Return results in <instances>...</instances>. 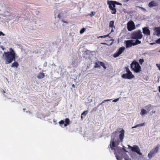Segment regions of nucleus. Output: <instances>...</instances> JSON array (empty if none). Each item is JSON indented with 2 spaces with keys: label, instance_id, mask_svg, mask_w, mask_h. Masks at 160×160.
Listing matches in <instances>:
<instances>
[{
  "label": "nucleus",
  "instance_id": "nucleus-8",
  "mask_svg": "<svg viewBox=\"0 0 160 160\" xmlns=\"http://www.w3.org/2000/svg\"><path fill=\"white\" fill-rule=\"evenodd\" d=\"M128 147L131 149V150L133 152H135L139 155H141L142 153L140 152V150L139 147L137 145H134L133 147L128 146Z\"/></svg>",
  "mask_w": 160,
  "mask_h": 160
},
{
  "label": "nucleus",
  "instance_id": "nucleus-41",
  "mask_svg": "<svg viewBox=\"0 0 160 160\" xmlns=\"http://www.w3.org/2000/svg\"><path fill=\"white\" fill-rule=\"evenodd\" d=\"M1 92L3 94H4V93H5V91L4 90H2L1 91Z\"/></svg>",
  "mask_w": 160,
  "mask_h": 160
},
{
  "label": "nucleus",
  "instance_id": "nucleus-20",
  "mask_svg": "<svg viewBox=\"0 0 160 160\" xmlns=\"http://www.w3.org/2000/svg\"><path fill=\"white\" fill-rule=\"evenodd\" d=\"M152 105L151 104H149L148 106H146V108L147 110L149 112L152 109Z\"/></svg>",
  "mask_w": 160,
  "mask_h": 160
},
{
  "label": "nucleus",
  "instance_id": "nucleus-12",
  "mask_svg": "<svg viewBox=\"0 0 160 160\" xmlns=\"http://www.w3.org/2000/svg\"><path fill=\"white\" fill-rule=\"evenodd\" d=\"M125 42L126 43V47L127 48L131 47L132 46H134L133 41L132 40L125 41Z\"/></svg>",
  "mask_w": 160,
  "mask_h": 160
},
{
  "label": "nucleus",
  "instance_id": "nucleus-7",
  "mask_svg": "<svg viewBox=\"0 0 160 160\" xmlns=\"http://www.w3.org/2000/svg\"><path fill=\"white\" fill-rule=\"evenodd\" d=\"M127 26L128 30L129 31L133 30L135 28V24L134 22L132 20L128 22Z\"/></svg>",
  "mask_w": 160,
  "mask_h": 160
},
{
  "label": "nucleus",
  "instance_id": "nucleus-44",
  "mask_svg": "<svg viewBox=\"0 0 160 160\" xmlns=\"http://www.w3.org/2000/svg\"><path fill=\"white\" fill-rule=\"evenodd\" d=\"M124 2H127L129 0H122Z\"/></svg>",
  "mask_w": 160,
  "mask_h": 160
},
{
  "label": "nucleus",
  "instance_id": "nucleus-54",
  "mask_svg": "<svg viewBox=\"0 0 160 160\" xmlns=\"http://www.w3.org/2000/svg\"><path fill=\"white\" fill-rule=\"evenodd\" d=\"M160 1V0H159Z\"/></svg>",
  "mask_w": 160,
  "mask_h": 160
},
{
  "label": "nucleus",
  "instance_id": "nucleus-29",
  "mask_svg": "<svg viewBox=\"0 0 160 160\" xmlns=\"http://www.w3.org/2000/svg\"><path fill=\"white\" fill-rule=\"evenodd\" d=\"M88 111L86 110L84 111L82 113V116L84 115V116H86V115L88 113Z\"/></svg>",
  "mask_w": 160,
  "mask_h": 160
},
{
  "label": "nucleus",
  "instance_id": "nucleus-14",
  "mask_svg": "<svg viewBox=\"0 0 160 160\" xmlns=\"http://www.w3.org/2000/svg\"><path fill=\"white\" fill-rule=\"evenodd\" d=\"M142 32L145 35H150V31L148 27H145L142 28Z\"/></svg>",
  "mask_w": 160,
  "mask_h": 160
},
{
  "label": "nucleus",
  "instance_id": "nucleus-33",
  "mask_svg": "<svg viewBox=\"0 0 160 160\" xmlns=\"http://www.w3.org/2000/svg\"><path fill=\"white\" fill-rule=\"evenodd\" d=\"M116 159L118 160H121L122 159L118 155H116Z\"/></svg>",
  "mask_w": 160,
  "mask_h": 160
},
{
  "label": "nucleus",
  "instance_id": "nucleus-25",
  "mask_svg": "<svg viewBox=\"0 0 160 160\" xmlns=\"http://www.w3.org/2000/svg\"><path fill=\"white\" fill-rule=\"evenodd\" d=\"M123 157L125 160H131V159L129 158V156L126 154H125Z\"/></svg>",
  "mask_w": 160,
  "mask_h": 160
},
{
  "label": "nucleus",
  "instance_id": "nucleus-21",
  "mask_svg": "<svg viewBox=\"0 0 160 160\" xmlns=\"http://www.w3.org/2000/svg\"><path fill=\"white\" fill-rule=\"evenodd\" d=\"M155 32L157 33V34L159 35L160 34V27H158L155 29Z\"/></svg>",
  "mask_w": 160,
  "mask_h": 160
},
{
  "label": "nucleus",
  "instance_id": "nucleus-18",
  "mask_svg": "<svg viewBox=\"0 0 160 160\" xmlns=\"http://www.w3.org/2000/svg\"><path fill=\"white\" fill-rule=\"evenodd\" d=\"M19 65L18 62L16 61H14L12 64L11 67H15L18 68Z\"/></svg>",
  "mask_w": 160,
  "mask_h": 160
},
{
  "label": "nucleus",
  "instance_id": "nucleus-42",
  "mask_svg": "<svg viewBox=\"0 0 160 160\" xmlns=\"http://www.w3.org/2000/svg\"><path fill=\"white\" fill-rule=\"evenodd\" d=\"M138 127V125H137V124L135 126H134V127H132V128H136L137 127Z\"/></svg>",
  "mask_w": 160,
  "mask_h": 160
},
{
  "label": "nucleus",
  "instance_id": "nucleus-22",
  "mask_svg": "<svg viewBox=\"0 0 160 160\" xmlns=\"http://www.w3.org/2000/svg\"><path fill=\"white\" fill-rule=\"evenodd\" d=\"M146 113H147V112L145 109H143L141 110V112H140L141 115L143 116Z\"/></svg>",
  "mask_w": 160,
  "mask_h": 160
},
{
  "label": "nucleus",
  "instance_id": "nucleus-47",
  "mask_svg": "<svg viewBox=\"0 0 160 160\" xmlns=\"http://www.w3.org/2000/svg\"><path fill=\"white\" fill-rule=\"evenodd\" d=\"M101 44H103V45H106L107 44L105 42H101Z\"/></svg>",
  "mask_w": 160,
  "mask_h": 160
},
{
  "label": "nucleus",
  "instance_id": "nucleus-1",
  "mask_svg": "<svg viewBox=\"0 0 160 160\" xmlns=\"http://www.w3.org/2000/svg\"><path fill=\"white\" fill-rule=\"evenodd\" d=\"M16 53L15 51L11 48L9 49V51L4 52L2 55V58L6 64L11 63L16 60Z\"/></svg>",
  "mask_w": 160,
  "mask_h": 160
},
{
  "label": "nucleus",
  "instance_id": "nucleus-52",
  "mask_svg": "<svg viewBox=\"0 0 160 160\" xmlns=\"http://www.w3.org/2000/svg\"><path fill=\"white\" fill-rule=\"evenodd\" d=\"M124 149V150L125 151H126V149Z\"/></svg>",
  "mask_w": 160,
  "mask_h": 160
},
{
  "label": "nucleus",
  "instance_id": "nucleus-36",
  "mask_svg": "<svg viewBox=\"0 0 160 160\" xmlns=\"http://www.w3.org/2000/svg\"><path fill=\"white\" fill-rule=\"evenodd\" d=\"M158 68V69L160 70V64H156Z\"/></svg>",
  "mask_w": 160,
  "mask_h": 160
},
{
  "label": "nucleus",
  "instance_id": "nucleus-43",
  "mask_svg": "<svg viewBox=\"0 0 160 160\" xmlns=\"http://www.w3.org/2000/svg\"><path fill=\"white\" fill-rule=\"evenodd\" d=\"M47 65V62L45 63L44 64V67H46Z\"/></svg>",
  "mask_w": 160,
  "mask_h": 160
},
{
  "label": "nucleus",
  "instance_id": "nucleus-6",
  "mask_svg": "<svg viewBox=\"0 0 160 160\" xmlns=\"http://www.w3.org/2000/svg\"><path fill=\"white\" fill-rule=\"evenodd\" d=\"M107 4L108 5V8L109 10L111 11V13L112 14H115L117 12L116 6H113L112 3L109 0L107 1Z\"/></svg>",
  "mask_w": 160,
  "mask_h": 160
},
{
  "label": "nucleus",
  "instance_id": "nucleus-5",
  "mask_svg": "<svg viewBox=\"0 0 160 160\" xmlns=\"http://www.w3.org/2000/svg\"><path fill=\"white\" fill-rule=\"evenodd\" d=\"M159 148V145H158L156 146L154 148L152 149L148 154V157L149 158L151 159L152 157L155 156V154L157 153L158 151Z\"/></svg>",
  "mask_w": 160,
  "mask_h": 160
},
{
  "label": "nucleus",
  "instance_id": "nucleus-4",
  "mask_svg": "<svg viewBox=\"0 0 160 160\" xmlns=\"http://www.w3.org/2000/svg\"><path fill=\"white\" fill-rule=\"evenodd\" d=\"M142 32L139 30L134 32L131 35V38L133 39H140L142 38Z\"/></svg>",
  "mask_w": 160,
  "mask_h": 160
},
{
  "label": "nucleus",
  "instance_id": "nucleus-53",
  "mask_svg": "<svg viewBox=\"0 0 160 160\" xmlns=\"http://www.w3.org/2000/svg\"><path fill=\"white\" fill-rule=\"evenodd\" d=\"M72 86H74V84H73V85H72Z\"/></svg>",
  "mask_w": 160,
  "mask_h": 160
},
{
  "label": "nucleus",
  "instance_id": "nucleus-45",
  "mask_svg": "<svg viewBox=\"0 0 160 160\" xmlns=\"http://www.w3.org/2000/svg\"><path fill=\"white\" fill-rule=\"evenodd\" d=\"M118 100V99H115L113 100V101L114 102H116Z\"/></svg>",
  "mask_w": 160,
  "mask_h": 160
},
{
  "label": "nucleus",
  "instance_id": "nucleus-32",
  "mask_svg": "<svg viewBox=\"0 0 160 160\" xmlns=\"http://www.w3.org/2000/svg\"><path fill=\"white\" fill-rule=\"evenodd\" d=\"M85 30V29L84 28H82L81 29V30L80 31V33L81 34H82V33H83L84 32Z\"/></svg>",
  "mask_w": 160,
  "mask_h": 160
},
{
  "label": "nucleus",
  "instance_id": "nucleus-30",
  "mask_svg": "<svg viewBox=\"0 0 160 160\" xmlns=\"http://www.w3.org/2000/svg\"><path fill=\"white\" fill-rule=\"evenodd\" d=\"M144 62V59L143 58L140 59L139 60V62L141 65H142Z\"/></svg>",
  "mask_w": 160,
  "mask_h": 160
},
{
  "label": "nucleus",
  "instance_id": "nucleus-17",
  "mask_svg": "<svg viewBox=\"0 0 160 160\" xmlns=\"http://www.w3.org/2000/svg\"><path fill=\"white\" fill-rule=\"evenodd\" d=\"M45 76L44 73L42 72H40L38 75L37 76V78L38 79H41L43 78Z\"/></svg>",
  "mask_w": 160,
  "mask_h": 160
},
{
  "label": "nucleus",
  "instance_id": "nucleus-38",
  "mask_svg": "<svg viewBox=\"0 0 160 160\" xmlns=\"http://www.w3.org/2000/svg\"><path fill=\"white\" fill-rule=\"evenodd\" d=\"M109 100H109V99H107V100H103V101L102 102V103H104V102H106V101H109Z\"/></svg>",
  "mask_w": 160,
  "mask_h": 160
},
{
  "label": "nucleus",
  "instance_id": "nucleus-26",
  "mask_svg": "<svg viewBox=\"0 0 160 160\" xmlns=\"http://www.w3.org/2000/svg\"><path fill=\"white\" fill-rule=\"evenodd\" d=\"M127 73H132V72L130 71L129 68L128 67H125Z\"/></svg>",
  "mask_w": 160,
  "mask_h": 160
},
{
  "label": "nucleus",
  "instance_id": "nucleus-2",
  "mask_svg": "<svg viewBox=\"0 0 160 160\" xmlns=\"http://www.w3.org/2000/svg\"><path fill=\"white\" fill-rule=\"evenodd\" d=\"M130 67L132 70L135 72L138 73L141 71V66L135 60L133 61L130 64Z\"/></svg>",
  "mask_w": 160,
  "mask_h": 160
},
{
  "label": "nucleus",
  "instance_id": "nucleus-15",
  "mask_svg": "<svg viewBox=\"0 0 160 160\" xmlns=\"http://www.w3.org/2000/svg\"><path fill=\"white\" fill-rule=\"evenodd\" d=\"M158 5V3L154 1H152L148 4V6L150 8H152L153 7H156Z\"/></svg>",
  "mask_w": 160,
  "mask_h": 160
},
{
  "label": "nucleus",
  "instance_id": "nucleus-40",
  "mask_svg": "<svg viewBox=\"0 0 160 160\" xmlns=\"http://www.w3.org/2000/svg\"><path fill=\"white\" fill-rule=\"evenodd\" d=\"M62 22H64V23H68V22L67 21H65L63 19H62Z\"/></svg>",
  "mask_w": 160,
  "mask_h": 160
},
{
  "label": "nucleus",
  "instance_id": "nucleus-9",
  "mask_svg": "<svg viewBox=\"0 0 160 160\" xmlns=\"http://www.w3.org/2000/svg\"><path fill=\"white\" fill-rule=\"evenodd\" d=\"M125 49V48L122 47L120 48L117 51L113 54V56L114 58H117L121 54Z\"/></svg>",
  "mask_w": 160,
  "mask_h": 160
},
{
  "label": "nucleus",
  "instance_id": "nucleus-13",
  "mask_svg": "<svg viewBox=\"0 0 160 160\" xmlns=\"http://www.w3.org/2000/svg\"><path fill=\"white\" fill-rule=\"evenodd\" d=\"M120 134L119 135V139L121 142L123 141V139L124 136L125 131L124 129H122L119 131Z\"/></svg>",
  "mask_w": 160,
  "mask_h": 160
},
{
  "label": "nucleus",
  "instance_id": "nucleus-35",
  "mask_svg": "<svg viewBox=\"0 0 160 160\" xmlns=\"http://www.w3.org/2000/svg\"><path fill=\"white\" fill-rule=\"evenodd\" d=\"M156 42L157 43H160V38L158 39L156 41Z\"/></svg>",
  "mask_w": 160,
  "mask_h": 160
},
{
  "label": "nucleus",
  "instance_id": "nucleus-46",
  "mask_svg": "<svg viewBox=\"0 0 160 160\" xmlns=\"http://www.w3.org/2000/svg\"><path fill=\"white\" fill-rule=\"evenodd\" d=\"M138 7L139 8H141L142 9H144V8H142L141 7H140V6H138Z\"/></svg>",
  "mask_w": 160,
  "mask_h": 160
},
{
  "label": "nucleus",
  "instance_id": "nucleus-51",
  "mask_svg": "<svg viewBox=\"0 0 160 160\" xmlns=\"http://www.w3.org/2000/svg\"><path fill=\"white\" fill-rule=\"evenodd\" d=\"M25 109H25V108H23V110H25Z\"/></svg>",
  "mask_w": 160,
  "mask_h": 160
},
{
  "label": "nucleus",
  "instance_id": "nucleus-3",
  "mask_svg": "<svg viewBox=\"0 0 160 160\" xmlns=\"http://www.w3.org/2000/svg\"><path fill=\"white\" fill-rule=\"evenodd\" d=\"M118 132V129H117L116 130L113 132L112 133L111 136V139L110 144V146L112 150H113V147H116L115 143L118 142L115 141V138L117 135Z\"/></svg>",
  "mask_w": 160,
  "mask_h": 160
},
{
  "label": "nucleus",
  "instance_id": "nucleus-23",
  "mask_svg": "<svg viewBox=\"0 0 160 160\" xmlns=\"http://www.w3.org/2000/svg\"><path fill=\"white\" fill-rule=\"evenodd\" d=\"M98 62L100 64V65L105 69H106L107 68L105 66V64L103 62H102L100 61H98Z\"/></svg>",
  "mask_w": 160,
  "mask_h": 160
},
{
  "label": "nucleus",
  "instance_id": "nucleus-34",
  "mask_svg": "<svg viewBox=\"0 0 160 160\" xmlns=\"http://www.w3.org/2000/svg\"><path fill=\"white\" fill-rule=\"evenodd\" d=\"M95 13V12H91V13L89 14V15L90 16L92 17V16H93L94 14Z\"/></svg>",
  "mask_w": 160,
  "mask_h": 160
},
{
  "label": "nucleus",
  "instance_id": "nucleus-16",
  "mask_svg": "<svg viewBox=\"0 0 160 160\" xmlns=\"http://www.w3.org/2000/svg\"><path fill=\"white\" fill-rule=\"evenodd\" d=\"M114 21H111L110 22L109 27L112 28V29L111 31V33L114 32V29H115V27L114 25Z\"/></svg>",
  "mask_w": 160,
  "mask_h": 160
},
{
  "label": "nucleus",
  "instance_id": "nucleus-49",
  "mask_svg": "<svg viewBox=\"0 0 160 160\" xmlns=\"http://www.w3.org/2000/svg\"><path fill=\"white\" fill-rule=\"evenodd\" d=\"M2 48L3 50H4V48H3L2 47Z\"/></svg>",
  "mask_w": 160,
  "mask_h": 160
},
{
  "label": "nucleus",
  "instance_id": "nucleus-31",
  "mask_svg": "<svg viewBox=\"0 0 160 160\" xmlns=\"http://www.w3.org/2000/svg\"><path fill=\"white\" fill-rule=\"evenodd\" d=\"M138 127H142L145 125V123L143 122V123H140L137 124Z\"/></svg>",
  "mask_w": 160,
  "mask_h": 160
},
{
  "label": "nucleus",
  "instance_id": "nucleus-28",
  "mask_svg": "<svg viewBox=\"0 0 160 160\" xmlns=\"http://www.w3.org/2000/svg\"><path fill=\"white\" fill-rule=\"evenodd\" d=\"M98 63H99L98 62H96L95 63V65L94 67V68H100V65Z\"/></svg>",
  "mask_w": 160,
  "mask_h": 160
},
{
  "label": "nucleus",
  "instance_id": "nucleus-27",
  "mask_svg": "<svg viewBox=\"0 0 160 160\" xmlns=\"http://www.w3.org/2000/svg\"><path fill=\"white\" fill-rule=\"evenodd\" d=\"M110 34V33L108 34L104 35V36H99V37H98L97 38H105L106 37H108L109 36V35Z\"/></svg>",
  "mask_w": 160,
  "mask_h": 160
},
{
  "label": "nucleus",
  "instance_id": "nucleus-50",
  "mask_svg": "<svg viewBox=\"0 0 160 160\" xmlns=\"http://www.w3.org/2000/svg\"><path fill=\"white\" fill-rule=\"evenodd\" d=\"M81 118L82 119V116L81 115Z\"/></svg>",
  "mask_w": 160,
  "mask_h": 160
},
{
  "label": "nucleus",
  "instance_id": "nucleus-10",
  "mask_svg": "<svg viewBox=\"0 0 160 160\" xmlns=\"http://www.w3.org/2000/svg\"><path fill=\"white\" fill-rule=\"evenodd\" d=\"M60 125L63 127L62 125L64 124V127H66L70 123V120L68 118H66L65 119V123L63 120H61L59 122Z\"/></svg>",
  "mask_w": 160,
  "mask_h": 160
},
{
  "label": "nucleus",
  "instance_id": "nucleus-24",
  "mask_svg": "<svg viewBox=\"0 0 160 160\" xmlns=\"http://www.w3.org/2000/svg\"><path fill=\"white\" fill-rule=\"evenodd\" d=\"M138 39H136L135 42H134V46L138 44H140L141 43V41L139 40Z\"/></svg>",
  "mask_w": 160,
  "mask_h": 160
},
{
  "label": "nucleus",
  "instance_id": "nucleus-19",
  "mask_svg": "<svg viewBox=\"0 0 160 160\" xmlns=\"http://www.w3.org/2000/svg\"><path fill=\"white\" fill-rule=\"evenodd\" d=\"M110 1L112 3V5L113 6L114 5V6H116V5H121L122 4L119 2H118L116 1Z\"/></svg>",
  "mask_w": 160,
  "mask_h": 160
},
{
  "label": "nucleus",
  "instance_id": "nucleus-11",
  "mask_svg": "<svg viewBox=\"0 0 160 160\" xmlns=\"http://www.w3.org/2000/svg\"><path fill=\"white\" fill-rule=\"evenodd\" d=\"M121 77L123 78L130 79L134 78V76L132 73H126L122 75Z\"/></svg>",
  "mask_w": 160,
  "mask_h": 160
},
{
  "label": "nucleus",
  "instance_id": "nucleus-37",
  "mask_svg": "<svg viewBox=\"0 0 160 160\" xmlns=\"http://www.w3.org/2000/svg\"><path fill=\"white\" fill-rule=\"evenodd\" d=\"M4 36V34L1 31H0V36Z\"/></svg>",
  "mask_w": 160,
  "mask_h": 160
},
{
  "label": "nucleus",
  "instance_id": "nucleus-48",
  "mask_svg": "<svg viewBox=\"0 0 160 160\" xmlns=\"http://www.w3.org/2000/svg\"><path fill=\"white\" fill-rule=\"evenodd\" d=\"M158 88H159V89H158V90H159V92H160V86H159L158 87Z\"/></svg>",
  "mask_w": 160,
  "mask_h": 160
},
{
  "label": "nucleus",
  "instance_id": "nucleus-39",
  "mask_svg": "<svg viewBox=\"0 0 160 160\" xmlns=\"http://www.w3.org/2000/svg\"><path fill=\"white\" fill-rule=\"evenodd\" d=\"M57 17L59 18V19H60V18H61V16H60V13H59L58 15L57 16Z\"/></svg>",
  "mask_w": 160,
  "mask_h": 160
}]
</instances>
